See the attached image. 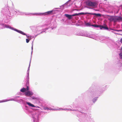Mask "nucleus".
<instances>
[{
    "label": "nucleus",
    "mask_w": 122,
    "mask_h": 122,
    "mask_svg": "<svg viewBox=\"0 0 122 122\" xmlns=\"http://www.w3.org/2000/svg\"><path fill=\"white\" fill-rule=\"evenodd\" d=\"M86 5L89 6L93 8L96 7L98 4L96 2H92L90 0H88L86 2Z\"/></svg>",
    "instance_id": "1"
},
{
    "label": "nucleus",
    "mask_w": 122,
    "mask_h": 122,
    "mask_svg": "<svg viewBox=\"0 0 122 122\" xmlns=\"http://www.w3.org/2000/svg\"><path fill=\"white\" fill-rule=\"evenodd\" d=\"M54 10H52L51 11H48L44 13H40L37 14V15H41V16H45L48 15H52L54 14L55 13L54 12Z\"/></svg>",
    "instance_id": "2"
},
{
    "label": "nucleus",
    "mask_w": 122,
    "mask_h": 122,
    "mask_svg": "<svg viewBox=\"0 0 122 122\" xmlns=\"http://www.w3.org/2000/svg\"><path fill=\"white\" fill-rule=\"evenodd\" d=\"M79 15H86L87 14H89L93 15H96L98 17H101V14H96L95 13H93L88 12H86L85 13L81 12L79 13Z\"/></svg>",
    "instance_id": "3"
},
{
    "label": "nucleus",
    "mask_w": 122,
    "mask_h": 122,
    "mask_svg": "<svg viewBox=\"0 0 122 122\" xmlns=\"http://www.w3.org/2000/svg\"><path fill=\"white\" fill-rule=\"evenodd\" d=\"M26 97H31L33 94V93L30 91H28L24 93Z\"/></svg>",
    "instance_id": "4"
},
{
    "label": "nucleus",
    "mask_w": 122,
    "mask_h": 122,
    "mask_svg": "<svg viewBox=\"0 0 122 122\" xmlns=\"http://www.w3.org/2000/svg\"><path fill=\"white\" fill-rule=\"evenodd\" d=\"M100 28L101 29H104V30H108V27L106 24H104L103 25H100Z\"/></svg>",
    "instance_id": "5"
},
{
    "label": "nucleus",
    "mask_w": 122,
    "mask_h": 122,
    "mask_svg": "<svg viewBox=\"0 0 122 122\" xmlns=\"http://www.w3.org/2000/svg\"><path fill=\"white\" fill-rule=\"evenodd\" d=\"M122 21V17L121 16H116V22H120Z\"/></svg>",
    "instance_id": "6"
},
{
    "label": "nucleus",
    "mask_w": 122,
    "mask_h": 122,
    "mask_svg": "<svg viewBox=\"0 0 122 122\" xmlns=\"http://www.w3.org/2000/svg\"><path fill=\"white\" fill-rule=\"evenodd\" d=\"M5 27L6 28H9L11 30H18L14 28L13 27H11L10 26H9V25H4Z\"/></svg>",
    "instance_id": "7"
},
{
    "label": "nucleus",
    "mask_w": 122,
    "mask_h": 122,
    "mask_svg": "<svg viewBox=\"0 0 122 122\" xmlns=\"http://www.w3.org/2000/svg\"><path fill=\"white\" fill-rule=\"evenodd\" d=\"M65 16L69 19H71L72 18V16L71 15H69L68 14H66Z\"/></svg>",
    "instance_id": "8"
},
{
    "label": "nucleus",
    "mask_w": 122,
    "mask_h": 122,
    "mask_svg": "<svg viewBox=\"0 0 122 122\" xmlns=\"http://www.w3.org/2000/svg\"><path fill=\"white\" fill-rule=\"evenodd\" d=\"M26 91V89L25 88H23L20 89V91L23 92H24Z\"/></svg>",
    "instance_id": "9"
},
{
    "label": "nucleus",
    "mask_w": 122,
    "mask_h": 122,
    "mask_svg": "<svg viewBox=\"0 0 122 122\" xmlns=\"http://www.w3.org/2000/svg\"><path fill=\"white\" fill-rule=\"evenodd\" d=\"M27 104L28 105H29V106H30L32 107H35V106L34 105L31 104V103H30V102H27Z\"/></svg>",
    "instance_id": "10"
},
{
    "label": "nucleus",
    "mask_w": 122,
    "mask_h": 122,
    "mask_svg": "<svg viewBox=\"0 0 122 122\" xmlns=\"http://www.w3.org/2000/svg\"><path fill=\"white\" fill-rule=\"evenodd\" d=\"M91 26H92L94 27H99L100 25H97L95 24H92L91 25Z\"/></svg>",
    "instance_id": "11"
},
{
    "label": "nucleus",
    "mask_w": 122,
    "mask_h": 122,
    "mask_svg": "<svg viewBox=\"0 0 122 122\" xmlns=\"http://www.w3.org/2000/svg\"><path fill=\"white\" fill-rule=\"evenodd\" d=\"M113 16H110L109 18H108V20L110 21H112L113 19Z\"/></svg>",
    "instance_id": "12"
},
{
    "label": "nucleus",
    "mask_w": 122,
    "mask_h": 122,
    "mask_svg": "<svg viewBox=\"0 0 122 122\" xmlns=\"http://www.w3.org/2000/svg\"><path fill=\"white\" fill-rule=\"evenodd\" d=\"M27 81L26 82V86H28L29 84V78L28 77H27Z\"/></svg>",
    "instance_id": "13"
},
{
    "label": "nucleus",
    "mask_w": 122,
    "mask_h": 122,
    "mask_svg": "<svg viewBox=\"0 0 122 122\" xmlns=\"http://www.w3.org/2000/svg\"><path fill=\"white\" fill-rule=\"evenodd\" d=\"M112 21H113L114 22H116V16H113Z\"/></svg>",
    "instance_id": "14"
},
{
    "label": "nucleus",
    "mask_w": 122,
    "mask_h": 122,
    "mask_svg": "<svg viewBox=\"0 0 122 122\" xmlns=\"http://www.w3.org/2000/svg\"><path fill=\"white\" fill-rule=\"evenodd\" d=\"M43 109L45 110H50V109L47 107H44Z\"/></svg>",
    "instance_id": "15"
},
{
    "label": "nucleus",
    "mask_w": 122,
    "mask_h": 122,
    "mask_svg": "<svg viewBox=\"0 0 122 122\" xmlns=\"http://www.w3.org/2000/svg\"><path fill=\"white\" fill-rule=\"evenodd\" d=\"M18 32L20 33L21 34H23V35H25V34L23 33V32L22 31H17Z\"/></svg>",
    "instance_id": "16"
},
{
    "label": "nucleus",
    "mask_w": 122,
    "mask_h": 122,
    "mask_svg": "<svg viewBox=\"0 0 122 122\" xmlns=\"http://www.w3.org/2000/svg\"><path fill=\"white\" fill-rule=\"evenodd\" d=\"M72 16H74L76 15H79V13L78 14L77 13H75V14H73V15H71Z\"/></svg>",
    "instance_id": "17"
},
{
    "label": "nucleus",
    "mask_w": 122,
    "mask_h": 122,
    "mask_svg": "<svg viewBox=\"0 0 122 122\" xmlns=\"http://www.w3.org/2000/svg\"><path fill=\"white\" fill-rule=\"evenodd\" d=\"M32 99H38V98H36V97H32Z\"/></svg>",
    "instance_id": "18"
},
{
    "label": "nucleus",
    "mask_w": 122,
    "mask_h": 122,
    "mask_svg": "<svg viewBox=\"0 0 122 122\" xmlns=\"http://www.w3.org/2000/svg\"><path fill=\"white\" fill-rule=\"evenodd\" d=\"M27 86V88L26 89V91H28L29 90V87L28 86Z\"/></svg>",
    "instance_id": "19"
},
{
    "label": "nucleus",
    "mask_w": 122,
    "mask_h": 122,
    "mask_svg": "<svg viewBox=\"0 0 122 122\" xmlns=\"http://www.w3.org/2000/svg\"><path fill=\"white\" fill-rule=\"evenodd\" d=\"M86 26H89L90 25L91 26V25H90V24L89 23H86Z\"/></svg>",
    "instance_id": "20"
},
{
    "label": "nucleus",
    "mask_w": 122,
    "mask_h": 122,
    "mask_svg": "<svg viewBox=\"0 0 122 122\" xmlns=\"http://www.w3.org/2000/svg\"><path fill=\"white\" fill-rule=\"evenodd\" d=\"M29 39H26V41L27 43H28L29 42Z\"/></svg>",
    "instance_id": "21"
},
{
    "label": "nucleus",
    "mask_w": 122,
    "mask_h": 122,
    "mask_svg": "<svg viewBox=\"0 0 122 122\" xmlns=\"http://www.w3.org/2000/svg\"><path fill=\"white\" fill-rule=\"evenodd\" d=\"M120 41L121 43H122V38L120 39Z\"/></svg>",
    "instance_id": "22"
},
{
    "label": "nucleus",
    "mask_w": 122,
    "mask_h": 122,
    "mask_svg": "<svg viewBox=\"0 0 122 122\" xmlns=\"http://www.w3.org/2000/svg\"><path fill=\"white\" fill-rule=\"evenodd\" d=\"M121 49H122V47H121Z\"/></svg>",
    "instance_id": "23"
},
{
    "label": "nucleus",
    "mask_w": 122,
    "mask_h": 122,
    "mask_svg": "<svg viewBox=\"0 0 122 122\" xmlns=\"http://www.w3.org/2000/svg\"><path fill=\"white\" fill-rule=\"evenodd\" d=\"M37 107L39 108V107H38H38Z\"/></svg>",
    "instance_id": "24"
},
{
    "label": "nucleus",
    "mask_w": 122,
    "mask_h": 122,
    "mask_svg": "<svg viewBox=\"0 0 122 122\" xmlns=\"http://www.w3.org/2000/svg\"><path fill=\"white\" fill-rule=\"evenodd\" d=\"M116 30V31L117 30Z\"/></svg>",
    "instance_id": "25"
}]
</instances>
